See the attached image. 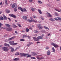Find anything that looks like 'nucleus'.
<instances>
[{"instance_id": "obj_29", "label": "nucleus", "mask_w": 61, "mask_h": 61, "mask_svg": "<svg viewBox=\"0 0 61 61\" xmlns=\"http://www.w3.org/2000/svg\"><path fill=\"white\" fill-rule=\"evenodd\" d=\"M31 59H36V58L34 57H32L30 58Z\"/></svg>"}, {"instance_id": "obj_23", "label": "nucleus", "mask_w": 61, "mask_h": 61, "mask_svg": "<svg viewBox=\"0 0 61 61\" xmlns=\"http://www.w3.org/2000/svg\"><path fill=\"white\" fill-rule=\"evenodd\" d=\"M38 11L40 14H42V12L40 10L38 9Z\"/></svg>"}, {"instance_id": "obj_16", "label": "nucleus", "mask_w": 61, "mask_h": 61, "mask_svg": "<svg viewBox=\"0 0 61 61\" xmlns=\"http://www.w3.org/2000/svg\"><path fill=\"white\" fill-rule=\"evenodd\" d=\"M29 55V54H25V53H23V56H26L27 55Z\"/></svg>"}, {"instance_id": "obj_4", "label": "nucleus", "mask_w": 61, "mask_h": 61, "mask_svg": "<svg viewBox=\"0 0 61 61\" xmlns=\"http://www.w3.org/2000/svg\"><path fill=\"white\" fill-rule=\"evenodd\" d=\"M51 45H53L55 47H58V46L57 45L54 43H52L51 44Z\"/></svg>"}, {"instance_id": "obj_48", "label": "nucleus", "mask_w": 61, "mask_h": 61, "mask_svg": "<svg viewBox=\"0 0 61 61\" xmlns=\"http://www.w3.org/2000/svg\"><path fill=\"white\" fill-rule=\"evenodd\" d=\"M57 13H56L55 12V15H56H56H57Z\"/></svg>"}, {"instance_id": "obj_8", "label": "nucleus", "mask_w": 61, "mask_h": 61, "mask_svg": "<svg viewBox=\"0 0 61 61\" xmlns=\"http://www.w3.org/2000/svg\"><path fill=\"white\" fill-rule=\"evenodd\" d=\"M37 38L38 40H39V39H43V37H42L41 36H38Z\"/></svg>"}, {"instance_id": "obj_7", "label": "nucleus", "mask_w": 61, "mask_h": 61, "mask_svg": "<svg viewBox=\"0 0 61 61\" xmlns=\"http://www.w3.org/2000/svg\"><path fill=\"white\" fill-rule=\"evenodd\" d=\"M12 29L11 28H8L6 29V30L9 31H12Z\"/></svg>"}, {"instance_id": "obj_21", "label": "nucleus", "mask_w": 61, "mask_h": 61, "mask_svg": "<svg viewBox=\"0 0 61 61\" xmlns=\"http://www.w3.org/2000/svg\"><path fill=\"white\" fill-rule=\"evenodd\" d=\"M52 49L53 50L52 52L54 53H55V48L54 47H53L52 48Z\"/></svg>"}, {"instance_id": "obj_2", "label": "nucleus", "mask_w": 61, "mask_h": 61, "mask_svg": "<svg viewBox=\"0 0 61 61\" xmlns=\"http://www.w3.org/2000/svg\"><path fill=\"white\" fill-rule=\"evenodd\" d=\"M37 26L40 29H41L43 28V26H42L41 24H38Z\"/></svg>"}, {"instance_id": "obj_49", "label": "nucleus", "mask_w": 61, "mask_h": 61, "mask_svg": "<svg viewBox=\"0 0 61 61\" xmlns=\"http://www.w3.org/2000/svg\"><path fill=\"white\" fill-rule=\"evenodd\" d=\"M5 2L6 5H7V1L6 0L5 1Z\"/></svg>"}, {"instance_id": "obj_51", "label": "nucleus", "mask_w": 61, "mask_h": 61, "mask_svg": "<svg viewBox=\"0 0 61 61\" xmlns=\"http://www.w3.org/2000/svg\"><path fill=\"white\" fill-rule=\"evenodd\" d=\"M54 19H55V20L56 21H58V19L56 18H54Z\"/></svg>"}, {"instance_id": "obj_17", "label": "nucleus", "mask_w": 61, "mask_h": 61, "mask_svg": "<svg viewBox=\"0 0 61 61\" xmlns=\"http://www.w3.org/2000/svg\"><path fill=\"white\" fill-rule=\"evenodd\" d=\"M5 25L6 26H7V27H10L11 26V25H9V24H5Z\"/></svg>"}, {"instance_id": "obj_13", "label": "nucleus", "mask_w": 61, "mask_h": 61, "mask_svg": "<svg viewBox=\"0 0 61 61\" xmlns=\"http://www.w3.org/2000/svg\"><path fill=\"white\" fill-rule=\"evenodd\" d=\"M47 55L48 56H50V52L49 51H48L47 52Z\"/></svg>"}, {"instance_id": "obj_46", "label": "nucleus", "mask_w": 61, "mask_h": 61, "mask_svg": "<svg viewBox=\"0 0 61 61\" xmlns=\"http://www.w3.org/2000/svg\"><path fill=\"white\" fill-rule=\"evenodd\" d=\"M13 17H14V18H16V16L15 15H14L13 16Z\"/></svg>"}, {"instance_id": "obj_24", "label": "nucleus", "mask_w": 61, "mask_h": 61, "mask_svg": "<svg viewBox=\"0 0 61 61\" xmlns=\"http://www.w3.org/2000/svg\"><path fill=\"white\" fill-rule=\"evenodd\" d=\"M55 10H56V11H58V12H61L60 11V10H58V9H55Z\"/></svg>"}, {"instance_id": "obj_35", "label": "nucleus", "mask_w": 61, "mask_h": 61, "mask_svg": "<svg viewBox=\"0 0 61 61\" xmlns=\"http://www.w3.org/2000/svg\"><path fill=\"white\" fill-rule=\"evenodd\" d=\"M28 37L27 36H26V35H24L23 36V38H24V37Z\"/></svg>"}, {"instance_id": "obj_15", "label": "nucleus", "mask_w": 61, "mask_h": 61, "mask_svg": "<svg viewBox=\"0 0 61 61\" xmlns=\"http://www.w3.org/2000/svg\"><path fill=\"white\" fill-rule=\"evenodd\" d=\"M23 19H25V20H27L26 19H27V16H23Z\"/></svg>"}, {"instance_id": "obj_12", "label": "nucleus", "mask_w": 61, "mask_h": 61, "mask_svg": "<svg viewBox=\"0 0 61 61\" xmlns=\"http://www.w3.org/2000/svg\"><path fill=\"white\" fill-rule=\"evenodd\" d=\"M32 55L34 56H35L37 55V54L35 52H32Z\"/></svg>"}, {"instance_id": "obj_18", "label": "nucleus", "mask_w": 61, "mask_h": 61, "mask_svg": "<svg viewBox=\"0 0 61 61\" xmlns=\"http://www.w3.org/2000/svg\"><path fill=\"white\" fill-rule=\"evenodd\" d=\"M49 20H50L51 21H52V22H54V21H55V20H54L52 18H50L49 19Z\"/></svg>"}, {"instance_id": "obj_9", "label": "nucleus", "mask_w": 61, "mask_h": 61, "mask_svg": "<svg viewBox=\"0 0 61 61\" xmlns=\"http://www.w3.org/2000/svg\"><path fill=\"white\" fill-rule=\"evenodd\" d=\"M15 38V36H14L10 38H9V41H10V40H12L13 39H14Z\"/></svg>"}, {"instance_id": "obj_62", "label": "nucleus", "mask_w": 61, "mask_h": 61, "mask_svg": "<svg viewBox=\"0 0 61 61\" xmlns=\"http://www.w3.org/2000/svg\"><path fill=\"white\" fill-rule=\"evenodd\" d=\"M28 36V37H28V38L29 39H30V36Z\"/></svg>"}, {"instance_id": "obj_19", "label": "nucleus", "mask_w": 61, "mask_h": 61, "mask_svg": "<svg viewBox=\"0 0 61 61\" xmlns=\"http://www.w3.org/2000/svg\"><path fill=\"white\" fill-rule=\"evenodd\" d=\"M6 13H7L8 14V13H9L10 12V10H6Z\"/></svg>"}, {"instance_id": "obj_25", "label": "nucleus", "mask_w": 61, "mask_h": 61, "mask_svg": "<svg viewBox=\"0 0 61 61\" xmlns=\"http://www.w3.org/2000/svg\"><path fill=\"white\" fill-rule=\"evenodd\" d=\"M0 20H4V18L3 17L1 16L0 17Z\"/></svg>"}, {"instance_id": "obj_36", "label": "nucleus", "mask_w": 61, "mask_h": 61, "mask_svg": "<svg viewBox=\"0 0 61 61\" xmlns=\"http://www.w3.org/2000/svg\"><path fill=\"white\" fill-rule=\"evenodd\" d=\"M20 41H25V40L24 39H21L20 40Z\"/></svg>"}, {"instance_id": "obj_58", "label": "nucleus", "mask_w": 61, "mask_h": 61, "mask_svg": "<svg viewBox=\"0 0 61 61\" xmlns=\"http://www.w3.org/2000/svg\"><path fill=\"white\" fill-rule=\"evenodd\" d=\"M7 44H6V43H5V44H4V46H7Z\"/></svg>"}, {"instance_id": "obj_32", "label": "nucleus", "mask_w": 61, "mask_h": 61, "mask_svg": "<svg viewBox=\"0 0 61 61\" xmlns=\"http://www.w3.org/2000/svg\"><path fill=\"white\" fill-rule=\"evenodd\" d=\"M34 32L35 33H38V31L35 30L34 31Z\"/></svg>"}, {"instance_id": "obj_11", "label": "nucleus", "mask_w": 61, "mask_h": 61, "mask_svg": "<svg viewBox=\"0 0 61 61\" xmlns=\"http://www.w3.org/2000/svg\"><path fill=\"white\" fill-rule=\"evenodd\" d=\"M33 39L34 40V41H38V38H37L36 37H34L33 38Z\"/></svg>"}, {"instance_id": "obj_3", "label": "nucleus", "mask_w": 61, "mask_h": 61, "mask_svg": "<svg viewBox=\"0 0 61 61\" xmlns=\"http://www.w3.org/2000/svg\"><path fill=\"white\" fill-rule=\"evenodd\" d=\"M36 58L38 59H39V60H42V59H43L44 58L43 57H39V56H36Z\"/></svg>"}, {"instance_id": "obj_63", "label": "nucleus", "mask_w": 61, "mask_h": 61, "mask_svg": "<svg viewBox=\"0 0 61 61\" xmlns=\"http://www.w3.org/2000/svg\"><path fill=\"white\" fill-rule=\"evenodd\" d=\"M33 17H34V18H37L36 16H33Z\"/></svg>"}, {"instance_id": "obj_34", "label": "nucleus", "mask_w": 61, "mask_h": 61, "mask_svg": "<svg viewBox=\"0 0 61 61\" xmlns=\"http://www.w3.org/2000/svg\"><path fill=\"white\" fill-rule=\"evenodd\" d=\"M31 55H28L27 56V57H31Z\"/></svg>"}, {"instance_id": "obj_33", "label": "nucleus", "mask_w": 61, "mask_h": 61, "mask_svg": "<svg viewBox=\"0 0 61 61\" xmlns=\"http://www.w3.org/2000/svg\"><path fill=\"white\" fill-rule=\"evenodd\" d=\"M17 44V43H13L12 45V46H15V45H16Z\"/></svg>"}, {"instance_id": "obj_59", "label": "nucleus", "mask_w": 61, "mask_h": 61, "mask_svg": "<svg viewBox=\"0 0 61 61\" xmlns=\"http://www.w3.org/2000/svg\"><path fill=\"white\" fill-rule=\"evenodd\" d=\"M0 28L1 29H4V28L3 27H0Z\"/></svg>"}, {"instance_id": "obj_27", "label": "nucleus", "mask_w": 61, "mask_h": 61, "mask_svg": "<svg viewBox=\"0 0 61 61\" xmlns=\"http://www.w3.org/2000/svg\"><path fill=\"white\" fill-rule=\"evenodd\" d=\"M27 20L29 22H30V23H32V22H33V21L30 20Z\"/></svg>"}, {"instance_id": "obj_43", "label": "nucleus", "mask_w": 61, "mask_h": 61, "mask_svg": "<svg viewBox=\"0 0 61 61\" xmlns=\"http://www.w3.org/2000/svg\"><path fill=\"white\" fill-rule=\"evenodd\" d=\"M38 3L39 4H42V2L40 1H38Z\"/></svg>"}, {"instance_id": "obj_5", "label": "nucleus", "mask_w": 61, "mask_h": 61, "mask_svg": "<svg viewBox=\"0 0 61 61\" xmlns=\"http://www.w3.org/2000/svg\"><path fill=\"white\" fill-rule=\"evenodd\" d=\"M15 41H10L9 42V43H10V45H12L13 43H14Z\"/></svg>"}, {"instance_id": "obj_10", "label": "nucleus", "mask_w": 61, "mask_h": 61, "mask_svg": "<svg viewBox=\"0 0 61 61\" xmlns=\"http://www.w3.org/2000/svg\"><path fill=\"white\" fill-rule=\"evenodd\" d=\"M46 15L49 16L50 17H52V15H51L49 13L47 12L46 13Z\"/></svg>"}, {"instance_id": "obj_53", "label": "nucleus", "mask_w": 61, "mask_h": 61, "mask_svg": "<svg viewBox=\"0 0 61 61\" xmlns=\"http://www.w3.org/2000/svg\"><path fill=\"white\" fill-rule=\"evenodd\" d=\"M13 26L14 27H15H15H17V26L15 25H13Z\"/></svg>"}, {"instance_id": "obj_20", "label": "nucleus", "mask_w": 61, "mask_h": 61, "mask_svg": "<svg viewBox=\"0 0 61 61\" xmlns=\"http://www.w3.org/2000/svg\"><path fill=\"white\" fill-rule=\"evenodd\" d=\"M19 55H20V54H19V52H17L15 54V56H19Z\"/></svg>"}, {"instance_id": "obj_60", "label": "nucleus", "mask_w": 61, "mask_h": 61, "mask_svg": "<svg viewBox=\"0 0 61 61\" xmlns=\"http://www.w3.org/2000/svg\"><path fill=\"white\" fill-rule=\"evenodd\" d=\"M8 36L7 35H4V37H5V36Z\"/></svg>"}, {"instance_id": "obj_31", "label": "nucleus", "mask_w": 61, "mask_h": 61, "mask_svg": "<svg viewBox=\"0 0 61 61\" xmlns=\"http://www.w3.org/2000/svg\"><path fill=\"white\" fill-rule=\"evenodd\" d=\"M15 7V5L14 4H13L12 5V8H14V7Z\"/></svg>"}, {"instance_id": "obj_1", "label": "nucleus", "mask_w": 61, "mask_h": 61, "mask_svg": "<svg viewBox=\"0 0 61 61\" xmlns=\"http://www.w3.org/2000/svg\"><path fill=\"white\" fill-rule=\"evenodd\" d=\"M2 49L5 52H7L9 50V49L6 47H3L2 48Z\"/></svg>"}, {"instance_id": "obj_41", "label": "nucleus", "mask_w": 61, "mask_h": 61, "mask_svg": "<svg viewBox=\"0 0 61 61\" xmlns=\"http://www.w3.org/2000/svg\"><path fill=\"white\" fill-rule=\"evenodd\" d=\"M14 15L13 14H11V15H10V16H12V17H13Z\"/></svg>"}, {"instance_id": "obj_56", "label": "nucleus", "mask_w": 61, "mask_h": 61, "mask_svg": "<svg viewBox=\"0 0 61 61\" xmlns=\"http://www.w3.org/2000/svg\"><path fill=\"white\" fill-rule=\"evenodd\" d=\"M7 46H8V47L10 46L9 44H7Z\"/></svg>"}, {"instance_id": "obj_14", "label": "nucleus", "mask_w": 61, "mask_h": 61, "mask_svg": "<svg viewBox=\"0 0 61 61\" xmlns=\"http://www.w3.org/2000/svg\"><path fill=\"white\" fill-rule=\"evenodd\" d=\"M3 17L4 18V19L5 20H6L7 19V17H6V16L4 15H3Z\"/></svg>"}, {"instance_id": "obj_22", "label": "nucleus", "mask_w": 61, "mask_h": 61, "mask_svg": "<svg viewBox=\"0 0 61 61\" xmlns=\"http://www.w3.org/2000/svg\"><path fill=\"white\" fill-rule=\"evenodd\" d=\"M14 60V61H17V60H19V58H15V59H13Z\"/></svg>"}, {"instance_id": "obj_52", "label": "nucleus", "mask_w": 61, "mask_h": 61, "mask_svg": "<svg viewBox=\"0 0 61 61\" xmlns=\"http://www.w3.org/2000/svg\"><path fill=\"white\" fill-rule=\"evenodd\" d=\"M20 10L21 11H22V12H24V10H23V9H20Z\"/></svg>"}, {"instance_id": "obj_44", "label": "nucleus", "mask_w": 61, "mask_h": 61, "mask_svg": "<svg viewBox=\"0 0 61 61\" xmlns=\"http://www.w3.org/2000/svg\"><path fill=\"white\" fill-rule=\"evenodd\" d=\"M41 18L43 20H44V18H43V17L42 16H41Z\"/></svg>"}, {"instance_id": "obj_64", "label": "nucleus", "mask_w": 61, "mask_h": 61, "mask_svg": "<svg viewBox=\"0 0 61 61\" xmlns=\"http://www.w3.org/2000/svg\"><path fill=\"white\" fill-rule=\"evenodd\" d=\"M50 35H51V34L50 33H49L48 35V36H50Z\"/></svg>"}, {"instance_id": "obj_6", "label": "nucleus", "mask_w": 61, "mask_h": 61, "mask_svg": "<svg viewBox=\"0 0 61 61\" xmlns=\"http://www.w3.org/2000/svg\"><path fill=\"white\" fill-rule=\"evenodd\" d=\"M33 44V43L32 42H29L27 45V46L29 47L31 45H32V44Z\"/></svg>"}, {"instance_id": "obj_45", "label": "nucleus", "mask_w": 61, "mask_h": 61, "mask_svg": "<svg viewBox=\"0 0 61 61\" xmlns=\"http://www.w3.org/2000/svg\"><path fill=\"white\" fill-rule=\"evenodd\" d=\"M49 48V47H46V49H47V50Z\"/></svg>"}, {"instance_id": "obj_37", "label": "nucleus", "mask_w": 61, "mask_h": 61, "mask_svg": "<svg viewBox=\"0 0 61 61\" xmlns=\"http://www.w3.org/2000/svg\"><path fill=\"white\" fill-rule=\"evenodd\" d=\"M11 52H14V49L13 48H12L11 49Z\"/></svg>"}, {"instance_id": "obj_28", "label": "nucleus", "mask_w": 61, "mask_h": 61, "mask_svg": "<svg viewBox=\"0 0 61 61\" xmlns=\"http://www.w3.org/2000/svg\"><path fill=\"white\" fill-rule=\"evenodd\" d=\"M44 28H45V29H48V30H49V29L48 28V27L46 26H44Z\"/></svg>"}, {"instance_id": "obj_30", "label": "nucleus", "mask_w": 61, "mask_h": 61, "mask_svg": "<svg viewBox=\"0 0 61 61\" xmlns=\"http://www.w3.org/2000/svg\"><path fill=\"white\" fill-rule=\"evenodd\" d=\"M31 10L33 11H35V9L34 8L32 7L31 8Z\"/></svg>"}, {"instance_id": "obj_57", "label": "nucleus", "mask_w": 61, "mask_h": 61, "mask_svg": "<svg viewBox=\"0 0 61 61\" xmlns=\"http://www.w3.org/2000/svg\"><path fill=\"white\" fill-rule=\"evenodd\" d=\"M1 25H3V24L1 23H0V27L1 26Z\"/></svg>"}, {"instance_id": "obj_54", "label": "nucleus", "mask_w": 61, "mask_h": 61, "mask_svg": "<svg viewBox=\"0 0 61 61\" xmlns=\"http://www.w3.org/2000/svg\"><path fill=\"white\" fill-rule=\"evenodd\" d=\"M57 18H58V19H59V20H61V18H59L58 17H57Z\"/></svg>"}, {"instance_id": "obj_47", "label": "nucleus", "mask_w": 61, "mask_h": 61, "mask_svg": "<svg viewBox=\"0 0 61 61\" xmlns=\"http://www.w3.org/2000/svg\"><path fill=\"white\" fill-rule=\"evenodd\" d=\"M22 9V8L20 7H19L18 8V9H19V10H21V9Z\"/></svg>"}, {"instance_id": "obj_55", "label": "nucleus", "mask_w": 61, "mask_h": 61, "mask_svg": "<svg viewBox=\"0 0 61 61\" xmlns=\"http://www.w3.org/2000/svg\"><path fill=\"white\" fill-rule=\"evenodd\" d=\"M29 1L30 3L32 2L33 1V0H29Z\"/></svg>"}, {"instance_id": "obj_40", "label": "nucleus", "mask_w": 61, "mask_h": 61, "mask_svg": "<svg viewBox=\"0 0 61 61\" xmlns=\"http://www.w3.org/2000/svg\"><path fill=\"white\" fill-rule=\"evenodd\" d=\"M17 25H18L19 27H21V25H20V24H17Z\"/></svg>"}, {"instance_id": "obj_38", "label": "nucleus", "mask_w": 61, "mask_h": 61, "mask_svg": "<svg viewBox=\"0 0 61 61\" xmlns=\"http://www.w3.org/2000/svg\"><path fill=\"white\" fill-rule=\"evenodd\" d=\"M14 12H16L17 11V9L16 8H14Z\"/></svg>"}, {"instance_id": "obj_42", "label": "nucleus", "mask_w": 61, "mask_h": 61, "mask_svg": "<svg viewBox=\"0 0 61 61\" xmlns=\"http://www.w3.org/2000/svg\"><path fill=\"white\" fill-rule=\"evenodd\" d=\"M23 53H20V55L21 56H23Z\"/></svg>"}, {"instance_id": "obj_61", "label": "nucleus", "mask_w": 61, "mask_h": 61, "mask_svg": "<svg viewBox=\"0 0 61 61\" xmlns=\"http://www.w3.org/2000/svg\"><path fill=\"white\" fill-rule=\"evenodd\" d=\"M15 33H16V34H18V33H17V31H15Z\"/></svg>"}, {"instance_id": "obj_26", "label": "nucleus", "mask_w": 61, "mask_h": 61, "mask_svg": "<svg viewBox=\"0 0 61 61\" xmlns=\"http://www.w3.org/2000/svg\"><path fill=\"white\" fill-rule=\"evenodd\" d=\"M29 31V29L28 28H26V31L27 32H28Z\"/></svg>"}, {"instance_id": "obj_50", "label": "nucleus", "mask_w": 61, "mask_h": 61, "mask_svg": "<svg viewBox=\"0 0 61 61\" xmlns=\"http://www.w3.org/2000/svg\"><path fill=\"white\" fill-rule=\"evenodd\" d=\"M32 21H33L34 22H35V23H36L37 22V20H33Z\"/></svg>"}, {"instance_id": "obj_39", "label": "nucleus", "mask_w": 61, "mask_h": 61, "mask_svg": "<svg viewBox=\"0 0 61 61\" xmlns=\"http://www.w3.org/2000/svg\"><path fill=\"white\" fill-rule=\"evenodd\" d=\"M23 9L24 10V12H27V10H26V9H25V8H24V9Z\"/></svg>"}]
</instances>
